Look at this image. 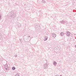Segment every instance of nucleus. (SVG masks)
Returning <instances> with one entry per match:
<instances>
[{
  "instance_id": "obj_8",
  "label": "nucleus",
  "mask_w": 76,
  "mask_h": 76,
  "mask_svg": "<svg viewBox=\"0 0 76 76\" xmlns=\"http://www.w3.org/2000/svg\"><path fill=\"white\" fill-rule=\"evenodd\" d=\"M75 48H76V45L75 46Z\"/></svg>"
},
{
  "instance_id": "obj_2",
  "label": "nucleus",
  "mask_w": 76,
  "mask_h": 76,
  "mask_svg": "<svg viewBox=\"0 0 76 76\" xmlns=\"http://www.w3.org/2000/svg\"><path fill=\"white\" fill-rule=\"evenodd\" d=\"M52 35H53V37H54V38H55V37H56V34L53 33L52 34Z\"/></svg>"
},
{
  "instance_id": "obj_5",
  "label": "nucleus",
  "mask_w": 76,
  "mask_h": 76,
  "mask_svg": "<svg viewBox=\"0 0 76 76\" xmlns=\"http://www.w3.org/2000/svg\"><path fill=\"white\" fill-rule=\"evenodd\" d=\"M53 64H54V65H55V64H57V62H54Z\"/></svg>"
},
{
  "instance_id": "obj_1",
  "label": "nucleus",
  "mask_w": 76,
  "mask_h": 76,
  "mask_svg": "<svg viewBox=\"0 0 76 76\" xmlns=\"http://www.w3.org/2000/svg\"><path fill=\"white\" fill-rule=\"evenodd\" d=\"M70 35V32L68 31L66 32V35L67 36H69Z\"/></svg>"
},
{
  "instance_id": "obj_6",
  "label": "nucleus",
  "mask_w": 76,
  "mask_h": 76,
  "mask_svg": "<svg viewBox=\"0 0 76 76\" xmlns=\"http://www.w3.org/2000/svg\"><path fill=\"white\" fill-rule=\"evenodd\" d=\"M15 76H19V74H17L16 75H15Z\"/></svg>"
},
{
  "instance_id": "obj_3",
  "label": "nucleus",
  "mask_w": 76,
  "mask_h": 76,
  "mask_svg": "<svg viewBox=\"0 0 76 76\" xmlns=\"http://www.w3.org/2000/svg\"><path fill=\"white\" fill-rule=\"evenodd\" d=\"M61 36H63V35H64V33H63V32L61 33Z\"/></svg>"
},
{
  "instance_id": "obj_4",
  "label": "nucleus",
  "mask_w": 76,
  "mask_h": 76,
  "mask_svg": "<svg viewBox=\"0 0 76 76\" xmlns=\"http://www.w3.org/2000/svg\"><path fill=\"white\" fill-rule=\"evenodd\" d=\"M15 67H13L12 68V70H15Z\"/></svg>"
},
{
  "instance_id": "obj_7",
  "label": "nucleus",
  "mask_w": 76,
  "mask_h": 76,
  "mask_svg": "<svg viewBox=\"0 0 76 76\" xmlns=\"http://www.w3.org/2000/svg\"><path fill=\"white\" fill-rule=\"evenodd\" d=\"M55 76H59V75H56Z\"/></svg>"
}]
</instances>
